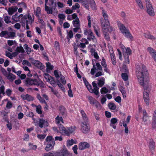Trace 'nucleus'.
Returning <instances> with one entry per match:
<instances>
[{
  "instance_id": "nucleus-38",
  "label": "nucleus",
  "mask_w": 156,
  "mask_h": 156,
  "mask_svg": "<svg viewBox=\"0 0 156 156\" xmlns=\"http://www.w3.org/2000/svg\"><path fill=\"white\" fill-rule=\"evenodd\" d=\"M108 107L109 109L112 110H115L116 108L115 104L112 102H110L108 103Z\"/></svg>"
},
{
  "instance_id": "nucleus-43",
  "label": "nucleus",
  "mask_w": 156,
  "mask_h": 156,
  "mask_svg": "<svg viewBox=\"0 0 156 156\" xmlns=\"http://www.w3.org/2000/svg\"><path fill=\"white\" fill-rule=\"evenodd\" d=\"M128 74L126 73H122L121 74L122 78L124 81H126L128 79Z\"/></svg>"
},
{
  "instance_id": "nucleus-23",
  "label": "nucleus",
  "mask_w": 156,
  "mask_h": 156,
  "mask_svg": "<svg viewBox=\"0 0 156 156\" xmlns=\"http://www.w3.org/2000/svg\"><path fill=\"white\" fill-rule=\"evenodd\" d=\"M17 9V8L16 7L9 8L8 11L9 14V15H12L16 11Z\"/></svg>"
},
{
  "instance_id": "nucleus-24",
  "label": "nucleus",
  "mask_w": 156,
  "mask_h": 156,
  "mask_svg": "<svg viewBox=\"0 0 156 156\" xmlns=\"http://www.w3.org/2000/svg\"><path fill=\"white\" fill-rule=\"evenodd\" d=\"M55 121L56 124H59L60 122L62 123H64L62 117H59V115H57L55 118Z\"/></svg>"
},
{
  "instance_id": "nucleus-1",
  "label": "nucleus",
  "mask_w": 156,
  "mask_h": 156,
  "mask_svg": "<svg viewBox=\"0 0 156 156\" xmlns=\"http://www.w3.org/2000/svg\"><path fill=\"white\" fill-rule=\"evenodd\" d=\"M141 70L139 74L137 75V78L140 85L144 87L149 80V73L146 67L144 64L142 65Z\"/></svg>"
},
{
  "instance_id": "nucleus-17",
  "label": "nucleus",
  "mask_w": 156,
  "mask_h": 156,
  "mask_svg": "<svg viewBox=\"0 0 156 156\" xmlns=\"http://www.w3.org/2000/svg\"><path fill=\"white\" fill-rule=\"evenodd\" d=\"M93 87H94L93 89L94 90V93L96 95H98L99 94V88L98 87L97 84L94 81L92 83Z\"/></svg>"
},
{
  "instance_id": "nucleus-21",
  "label": "nucleus",
  "mask_w": 156,
  "mask_h": 156,
  "mask_svg": "<svg viewBox=\"0 0 156 156\" xmlns=\"http://www.w3.org/2000/svg\"><path fill=\"white\" fill-rule=\"evenodd\" d=\"M21 17L22 18L21 19V23H22V26L24 27L25 25V23H27L28 22L27 18L26 15H25L24 16H23Z\"/></svg>"
},
{
  "instance_id": "nucleus-11",
  "label": "nucleus",
  "mask_w": 156,
  "mask_h": 156,
  "mask_svg": "<svg viewBox=\"0 0 156 156\" xmlns=\"http://www.w3.org/2000/svg\"><path fill=\"white\" fill-rule=\"evenodd\" d=\"M143 116L142 119L143 121L145 124L149 123V117L148 115V114L145 110H143L142 111Z\"/></svg>"
},
{
  "instance_id": "nucleus-58",
  "label": "nucleus",
  "mask_w": 156,
  "mask_h": 156,
  "mask_svg": "<svg viewBox=\"0 0 156 156\" xmlns=\"http://www.w3.org/2000/svg\"><path fill=\"white\" fill-rule=\"evenodd\" d=\"M120 90L122 95L123 98H125L126 97V94L125 90L124 89H122Z\"/></svg>"
},
{
  "instance_id": "nucleus-7",
  "label": "nucleus",
  "mask_w": 156,
  "mask_h": 156,
  "mask_svg": "<svg viewBox=\"0 0 156 156\" xmlns=\"http://www.w3.org/2000/svg\"><path fill=\"white\" fill-rule=\"evenodd\" d=\"M90 129L89 121H83L81 124V130L83 133L87 134L88 133Z\"/></svg>"
},
{
  "instance_id": "nucleus-31",
  "label": "nucleus",
  "mask_w": 156,
  "mask_h": 156,
  "mask_svg": "<svg viewBox=\"0 0 156 156\" xmlns=\"http://www.w3.org/2000/svg\"><path fill=\"white\" fill-rule=\"evenodd\" d=\"M147 50L151 56H152V55H153L156 54V50L151 47H148Z\"/></svg>"
},
{
  "instance_id": "nucleus-14",
  "label": "nucleus",
  "mask_w": 156,
  "mask_h": 156,
  "mask_svg": "<svg viewBox=\"0 0 156 156\" xmlns=\"http://www.w3.org/2000/svg\"><path fill=\"white\" fill-rule=\"evenodd\" d=\"M21 97L23 100H27L28 101H32L34 100V97L28 94H22Z\"/></svg>"
},
{
  "instance_id": "nucleus-42",
  "label": "nucleus",
  "mask_w": 156,
  "mask_h": 156,
  "mask_svg": "<svg viewBox=\"0 0 156 156\" xmlns=\"http://www.w3.org/2000/svg\"><path fill=\"white\" fill-rule=\"evenodd\" d=\"M100 92L102 94H106L108 93V90L106 87H103L101 89Z\"/></svg>"
},
{
  "instance_id": "nucleus-60",
  "label": "nucleus",
  "mask_w": 156,
  "mask_h": 156,
  "mask_svg": "<svg viewBox=\"0 0 156 156\" xmlns=\"http://www.w3.org/2000/svg\"><path fill=\"white\" fill-rule=\"evenodd\" d=\"M73 150V152L74 153L76 154H78V152L77 151V150L78 149V147L77 145H75L72 148Z\"/></svg>"
},
{
  "instance_id": "nucleus-36",
  "label": "nucleus",
  "mask_w": 156,
  "mask_h": 156,
  "mask_svg": "<svg viewBox=\"0 0 156 156\" xmlns=\"http://www.w3.org/2000/svg\"><path fill=\"white\" fill-rule=\"evenodd\" d=\"M88 99L90 104L94 105L97 101L94 98L91 96L88 97Z\"/></svg>"
},
{
  "instance_id": "nucleus-2",
  "label": "nucleus",
  "mask_w": 156,
  "mask_h": 156,
  "mask_svg": "<svg viewBox=\"0 0 156 156\" xmlns=\"http://www.w3.org/2000/svg\"><path fill=\"white\" fill-rule=\"evenodd\" d=\"M117 23L121 33L124 36L130 40H133V37L130 33L129 30L127 29L126 27L123 24L121 23L120 21L117 20Z\"/></svg>"
},
{
  "instance_id": "nucleus-35",
  "label": "nucleus",
  "mask_w": 156,
  "mask_h": 156,
  "mask_svg": "<svg viewBox=\"0 0 156 156\" xmlns=\"http://www.w3.org/2000/svg\"><path fill=\"white\" fill-rule=\"evenodd\" d=\"M51 6L52 8L53 9V14L54 15H56L58 14V9H56V2H55V4L53 5H51Z\"/></svg>"
},
{
  "instance_id": "nucleus-46",
  "label": "nucleus",
  "mask_w": 156,
  "mask_h": 156,
  "mask_svg": "<svg viewBox=\"0 0 156 156\" xmlns=\"http://www.w3.org/2000/svg\"><path fill=\"white\" fill-rule=\"evenodd\" d=\"M92 64L93 65V67L92 68L91 70L90 73L92 75H94L95 73V71L96 70V68L95 67V63L92 62Z\"/></svg>"
},
{
  "instance_id": "nucleus-6",
  "label": "nucleus",
  "mask_w": 156,
  "mask_h": 156,
  "mask_svg": "<svg viewBox=\"0 0 156 156\" xmlns=\"http://www.w3.org/2000/svg\"><path fill=\"white\" fill-rule=\"evenodd\" d=\"M102 14L103 18H101L100 19V23L101 27H105L110 24L108 20V16L107 14V11L103 9Z\"/></svg>"
},
{
  "instance_id": "nucleus-19",
  "label": "nucleus",
  "mask_w": 156,
  "mask_h": 156,
  "mask_svg": "<svg viewBox=\"0 0 156 156\" xmlns=\"http://www.w3.org/2000/svg\"><path fill=\"white\" fill-rule=\"evenodd\" d=\"M6 77L10 81L12 82L16 78V76L12 73H9Z\"/></svg>"
},
{
  "instance_id": "nucleus-29",
  "label": "nucleus",
  "mask_w": 156,
  "mask_h": 156,
  "mask_svg": "<svg viewBox=\"0 0 156 156\" xmlns=\"http://www.w3.org/2000/svg\"><path fill=\"white\" fill-rule=\"evenodd\" d=\"M72 23L74 27H80V20L78 18H77L75 20H73L72 22Z\"/></svg>"
},
{
  "instance_id": "nucleus-50",
  "label": "nucleus",
  "mask_w": 156,
  "mask_h": 156,
  "mask_svg": "<svg viewBox=\"0 0 156 156\" xmlns=\"http://www.w3.org/2000/svg\"><path fill=\"white\" fill-rule=\"evenodd\" d=\"M43 155V156H56L55 153L51 152L44 153Z\"/></svg>"
},
{
  "instance_id": "nucleus-64",
  "label": "nucleus",
  "mask_w": 156,
  "mask_h": 156,
  "mask_svg": "<svg viewBox=\"0 0 156 156\" xmlns=\"http://www.w3.org/2000/svg\"><path fill=\"white\" fill-rule=\"evenodd\" d=\"M12 91L11 90L9 89H8L6 90L5 93L6 94V95L8 96H10L12 94Z\"/></svg>"
},
{
  "instance_id": "nucleus-48",
  "label": "nucleus",
  "mask_w": 156,
  "mask_h": 156,
  "mask_svg": "<svg viewBox=\"0 0 156 156\" xmlns=\"http://www.w3.org/2000/svg\"><path fill=\"white\" fill-rule=\"evenodd\" d=\"M73 36V31L71 30L69 31V32L68 33L67 38L68 39L72 38Z\"/></svg>"
},
{
  "instance_id": "nucleus-22",
  "label": "nucleus",
  "mask_w": 156,
  "mask_h": 156,
  "mask_svg": "<svg viewBox=\"0 0 156 156\" xmlns=\"http://www.w3.org/2000/svg\"><path fill=\"white\" fill-rule=\"evenodd\" d=\"M16 37V33L15 32H8L7 34V36L6 37V38L13 39Z\"/></svg>"
},
{
  "instance_id": "nucleus-62",
  "label": "nucleus",
  "mask_w": 156,
  "mask_h": 156,
  "mask_svg": "<svg viewBox=\"0 0 156 156\" xmlns=\"http://www.w3.org/2000/svg\"><path fill=\"white\" fill-rule=\"evenodd\" d=\"M117 122V119L116 118H113L111 120V123L112 124H115Z\"/></svg>"
},
{
  "instance_id": "nucleus-52",
  "label": "nucleus",
  "mask_w": 156,
  "mask_h": 156,
  "mask_svg": "<svg viewBox=\"0 0 156 156\" xmlns=\"http://www.w3.org/2000/svg\"><path fill=\"white\" fill-rule=\"evenodd\" d=\"M41 12V9L39 7H37V9L36 12L35 13V14L36 16L37 17L39 16Z\"/></svg>"
},
{
  "instance_id": "nucleus-56",
  "label": "nucleus",
  "mask_w": 156,
  "mask_h": 156,
  "mask_svg": "<svg viewBox=\"0 0 156 156\" xmlns=\"http://www.w3.org/2000/svg\"><path fill=\"white\" fill-rule=\"evenodd\" d=\"M46 135L45 134H39L37 135V138L41 140H43L45 137Z\"/></svg>"
},
{
  "instance_id": "nucleus-39",
  "label": "nucleus",
  "mask_w": 156,
  "mask_h": 156,
  "mask_svg": "<svg viewBox=\"0 0 156 156\" xmlns=\"http://www.w3.org/2000/svg\"><path fill=\"white\" fill-rule=\"evenodd\" d=\"M123 54L125 58V61H124V63L127 64H129L130 61L129 56L128 54L126 55V54H124V53H123Z\"/></svg>"
},
{
  "instance_id": "nucleus-57",
  "label": "nucleus",
  "mask_w": 156,
  "mask_h": 156,
  "mask_svg": "<svg viewBox=\"0 0 156 156\" xmlns=\"http://www.w3.org/2000/svg\"><path fill=\"white\" fill-rule=\"evenodd\" d=\"M60 77V80L62 83L65 84L66 83V81L64 77L62 75H61Z\"/></svg>"
},
{
  "instance_id": "nucleus-51",
  "label": "nucleus",
  "mask_w": 156,
  "mask_h": 156,
  "mask_svg": "<svg viewBox=\"0 0 156 156\" xmlns=\"http://www.w3.org/2000/svg\"><path fill=\"white\" fill-rule=\"evenodd\" d=\"M8 33V31L6 30L2 31L0 33V36L1 37H5L6 36H5Z\"/></svg>"
},
{
  "instance_id": "nucleus-45",
  "label": "nucleus",
  "mask_w": 156,
  "mask_h": 156,
  "mask_svg": "<svg viewBox=\"0 0 156 156\" xmlns=\"http://www.w3.org/2000/svg\"><path fill=\"white\" fill-rule=\"evenodd\" d=\"M16 51L18 52V53H20L21 52L23 53L24 52V51L22 46L17 47L16 48Z\"/></svg>"
},
{
  "instance_id": "nucleus-20",
  "label": "nucleus",
  "mask_w": 156,
  "mask_h": 156,
  "mask_svg": "<svg viewBox=\"0 0 156 156\" xmlns=\"http://www.w3.org/2000/svg\"><path fill=\"white\" fill-rule=\"evenodd\" d=\"M149 148L150 150L154 151L155 149V142L153 139L150 140Z\"/></svg>"
},
{
  "instance_id": "nucleus-3",
  "label": "nucleus",
  "mask_w": 156,
  "mask_h": 156,
  "mask_svg": "<svg viewBox=\"0 0 156 156\" xmlns=\"http://www.w3.org/2000/svg\"><path fill=\"white\" fill-rule=\"evenodd\" d=\"M59 133L63 135L69 136L70 134L73 133L76 130L75 126H71L70 127H65L63 125L60 124L58 126Z\"/></svg>"
},
{
  "instance_id": "nucleus-49",
  "label": "nucleus",
  "mask_w": 156,
  "mask_h": 156,
  "mask_svg": "<svg viewBox=\"0 0 156 156\" xmlns=\"http://www.w3.org/2000/svg\"><path fill=\"white\" fill-rule=\"evenodd\" d=\"M57 84L58 87L61 89L62 90H65V88L64 87L63 85L57 79L56 84Z\"/></svg>"
},
{
  "instance_id": "nucleus-34",
  "label": "nucleus",
  "mask_w": 156,
  "mask_h": 156,
  "mask_svg": "<svg viewBox=\"0 0 156 156\" xmlns=\"http://www.w3.org/2000/svg\"><path fill=\"white\" fill-rule=\"evenodd\" d=\"M87 39L89 41L92 40L94 42H95L97 41V39L94 36V35L93 33L92 34H90V35H87Z\"/></svg>"
},
{
  "instance_id": "nucleus-41",
  "label": "nucleus",
  "mask_w": 156,
  "mask_h": 156,
  "mask_svg": "<svg viewBox=\"0 0 156 156\" xmlns=\"http://www.w3.org/2000/svg\"><path fill=\"white\" fill-rule=\"evenodd\" d=\"M36 112L39 114H41L42 112L41 110V107L40 105H38L37 106H36Z\"/></svg>"
},
{
  "instance_id": "nucleus-47",
  "label": "nucleus",
  "mask_w": 156,
  "mask_h": 156,
  "mask_svg": "<svg viewBox=\"0 0 156 156\" xmlns=\"http://www.w3.org/2000/svg\"><path fill=\"white\" fill-rule=\"evenodd\" d=\"M109 25L110 24L107 26L105 27V28L106 29L107 32H108V31L109 33H111L113 31V28L112 27L110 26Z\"/></svg>"
},
{
  "instance_id": "nucleus-27",
  "label": "nucleus",
  "mask_w": 156,
  "mask_h": 156,
  "mask_svg": "<svg viewBox=\"0 0 156 156\" xmlns=\"http://www.w3.org/2000/svg\"><path fill=\"white\" fill-rule=\"evenodd\" d=\"M59 110L61 114L63 116L64 115L66 112V108L62 105L59 106Z\"/></svg>"
},
{
  "instance_id": "nucleus-59",
  "label": "nucleus",
  "mask_w": 156,
  "mask_h": 156,
  "mask_svg": "<svg viewBox=\"0 0 156 156\" xmlns=\"http://www.w3.org/2000/svg\"><path fill=\"white\" fill-rule=\"evenodd\" d=\"M12 106V104L11 101H9L7 102V103L6 105V107L8 109L11 108Z\"/></svg>"
},
{
  "instance_id": "nucleus-18",
  "label": "nucleus",
  "mask_w": 156,
  "mask_h": 156,
  "mask_svg": "<svg viewBox=\"0 0 156 156\" xmlns=\"http://www.w3.org/2000/svg\"><path fill=\"white\" fill-rule=\"evenodd\" d=\"M47 3H45V10L47 12V13L48 14H53V9H52V6H50L49 7L47 5Z\"/></svg>"
},
{
  "instance_id": "nucleus-37",
  "label": "nucleus",
  "mask_w": 156,
  "mask_h": 156,
  "mask_svg": "<svg viewBox=\"0 0 156 156\" xmlns=\"http://www.w3.org/2000/svg\"><path fill=\"white\" fill-rule=\"evenodd\" d=\"M121 71L123 73H129V70L128 67L126 65H125L124 63L123 65Z\"/></svg>"
},
{
  "instance_id": "nucleus-4",
  "label": "nucleus",
  "mask_w": 156,
  "mask_h": 156,
  "mask_svg": "<svg viewBox=\"0 0 156 156\" xmlns=\"http://www.w3.org/2000/svg\"><path fill=\"white\" fill-rule=\"evenodd\" d=\"M46 142H44V144L46 145L44 149L47 151L51 150L54 147L55 144L54 139L51 136H48L45 139Z\"/></svg>"
},
{
  "instance_id": "nucleus-53",
  "label": "nucleus",
  "mask_w": 156,
  "mask_h": 156,
  "mask_svg": "<svg viewBox=\"0 0 156 156\" xmlns=\"http://www.w3.org/2000/svg\"><path fill=\"white\" fill-rule=\"evenodd\" d=\"M87 87L88 90L91 93H94V90H93V89H92V86L90 84H89L87 85V86H86Z\"/></svg>"
},
{
  "instance_id": "nucleus-28",
  "label": "nucleus",
  "mask_w": 156,
  "mask_h": 156,
  "mask_svg": "<svg viewBox=\"0 0 156 156\" xmlns=\"http://www.w3.org/2000/svg\"><path fill=\"white\" fill-rule=\"evenodd\" d=\"M105 79L104 77H102L101 79L98 80V84L99 87H101L105 84Z\"/></svg>"
},
{
  "instance_id": "nucleus-25",
  "label": "nucleus",
  "mask_w": 156,
  "mask_h": 156,
  "mask_svg": "<svg viewBox=\"0 0 156 156\" xmlns=\"http://www.w3.org/2000/svg\"><path fill=\"white\" fill-rule=\"evenodd\" d=\"M80 113L82 116L83 121H89L88 118L86 115V114L83 110H80Z\"/></svg>"
},
{
  "instance_id": "nucleus-5",
  "label": "nucleus",
  "mask_w": 156,
  "mask_h": 156,
  "mask_svg": "<svg viewBox=\"0 0 156 156\" xmlns=\"http://www.w3.org/2000/svg\"><path fill=\"white\" fill-rule=\"evenodd\" d=\"M25 83L27 85H34L37 87L39 86H42V85L43 84L42 81L40 80L28 78L26 79Z\"/></svg>"
},
{
  "instance_id": "nucleus-15",
  "label": "nucleus",
  "mask_w": 156,
  "mask_h": 156,
  "mask_svg": "<svg viewBox=\"0 0 156 156\" xmlns=\"http://www.w3.org/2000/svg\"><path fill=\"white\" fill-rule=\"evenodd\" d=\"M144 99L146 105H148L149 104V96L147 91H144L143 93Z\"/></svg>"
},
{
  "instance_id": "nucleus-33",
  "label": "nucleus",
  "mask_w": 156,
  "mask_h": 156,
  "mask_svg": "<svg viewBox=\"0 0 156 156\" xmlns=\"http://www.w3.org/2000/svg\"><path fill=\"white\" fill-rule=\"evenodd\" d=\"M37 98L39 100L40 102L42 104L46 103L45 100L41 96L40 94H37Z\"/></svg>"
},
{
  "instance_id": "nucleus-26",
  "label": "nucleus",
  "mask_w": 156,
  "mask_h": 156,
  "mask_svg": "<svg viewBox=\"0 0 156 156\" xmlns=\"http://www.w3.org/2000/svg\"><path fill=\"white\" fill-rule=\"evenodd\" d=\"M5 87L4 85H2V86H0V99L2 98V96L1 94L3 95H5Z\"/></svg>"
},
{
  "instance_id": "nucleus-30",
  "label": "nucleus",
  "mask_w": 156,
  "mask_h": 156,
  "mask_svg": "<svg viewBox=\"0 0 156 156\" xmlns=\"http://www.w3.org/2000/svg\"><path fill=\"white\" fill-rule=\"evenodd\" d=\"M111 58L112 64L115 66L116 64V58L115 56V54L113 52L111 54Z\"/></svg>"
},
{
  "instance_id": "nucleus-16",
  "label": "nucleus",
  "mask_w": 156,
  "mask_h": 156,
  "mask_svg": "<svg viewBox=\"0 0 156 156\" xmlns=\"http://www.w3.org/2000/svg\"><path fill=\"white\" fill-rule=\"evenodd\" d=\"M102 27L103 29V34L105 38L106 41H109L110 40V38L109 34L108 32H107L106 29L105 28V27Z\"/></svg>"
},
{
  "instance_id": "nucleus-32",
  "label": "nucleus",
  "mask_w": 156,
  "mask_h": 156,
  "mask_svg": "<svg viewBox=\"0 0 156 156\" xmlns=\"http://www.w3.org/2000/svg\"><path fill=\"white\" fill-rule=\"evenodd\" d=\"M93 33V32L90 29L85 28L84 29V34L85 35L87 36L90 34L92 35Z\"/></svg>"
},
{
  "instance_id": "nucleus-9",
  "label": "nucleus",
  "mask_w": 156,
  "mask_h": 156,
  "mask_svg": "<svg viewBox=\"0 0 156 156\" xmlns=\"http://www.w3.org/2000/svg\"><path fill=\"white\" fill-rule=\"evenodd\" d=\"M29 60L32 64L37 68L40 69H44V65L40 61L34 59L33 58H30Z\"/></svg>"
},
{
  "instance_id": "nucleus-10",
  "label": "nucleus",
  "mask_w": 156,
  "mask_h": 156,
  "mask_svg": "<svg viewBox=\"0 0 156 156\" xmlns=\"http://www.w3.org/2000/svg\"><path fill=\"white\" fill-rule=\"evenodd\" d=\"M44 77L46 79H48L49 82L54 87H55L56 85L57 80L55 81L54 77L51 76L50 75L45 73Z\"/></svg>"
},
{
  "instance_id": "nucleus-13",
  "label": "nucleus",
  "mask_w": 156,
  "mask_h": 156,
  "mask_svg": "<svg viewBox=\"0 0 156 156\" xmlns=\"http://www.w3.org/2000/svg\"><path fill=\"white\" fill-rule=\"evenodd\" d=\"M48 123L43 119H39L38 124L40 127L42 128L48 126Z\"/></svg>"
},
{
  "instance_id": "nucleus-63",
  "label": "nucleus",
  "mask_w": 156,
  "mask_h": 156,
  "mask_svg": "<svg viewBox=\"0 0 156 156\" xmlns=\"http://www.w3.org/2000/svg\"><path fill=\"white\" fill-rule=\"evenodd\" d=\"M80 8V5L78 3H76L75 5H73L72 7V9L73 10H75L77 8Z\"/></svg>"
},
{
  "instance_id": "nucleus-8",
  "label": "nucleus",
  "mask_w": 156,
  "mask_h": 156,
  "mask_svg": "<svg viewBox=\"0 0 156 156\" xmlns=\"http://www.w3.org/2000/svg\"><path fill=\"white\" fill-rule=\"evenodd\" d=\"M146 2V7L147 8V12L148 14L151 16L154 15V12L153 8L150 0H145Z\"/></svg>"
},
{
  "instance_id": "nucleus-40",
  "label": "nucleus",
  "mask_w": 156,
  "mask_h": 156,
  "mask_svg": "<svg viewBox=\"0 0 156 156\" xmlns=\"http://www.w3.org/2000/svg\"><path fill=\"white\" fill-rule=\"evenodd\" d=\"M136 2L138 7L141 10H142L144 9V6L141 0Z\"/></svg>"
},
{
  "instance_id": "nucleus-55",
  "label": "nucleus",
  "mask_w": 156,
  "mask_h": 156,
  "mask_svg": "<svg viewBox=\"0 0 156 156\" xmlns=\"http://www.w3.org/2000/svg\"><path fill=\"white\" fill-rule=\"evenodd\" d=\"M74 143H75L73 139H71L70 140H69L67 142V145H69V146L72 145Z\"/></svg>"
},
{
  "instance_id": "nucleus-54",
  "label": "nucleus",
  "mask_w": 156,
  "mask_h": 156,
  "mask_svg": "<svg viewBox=\"0 0 156 156\" xmlns=\"http://www.w3.org/2000/svg\"><path fill=\"white\" fill-rule=\"evenodd\" d=\"M10 17L8 16H6L4 17V20L5 23H9L11 22L10 21Z\"/></svg>"
},
{
  "instance_id": "nucleus-44",
  "label": "nucleus",
  "mask_w": 156,
  "mask_h": 156,
  "mask_svg": "<svg viewBox=\"0 0 156 156\" xmlns=\"http://www.w3.org/2000/svg\"><path fill=\"white\" fill-rule=\"evenodd\" d=\"M123 47L124 48H125V49L126 51L125 53H124V54H126V55L128 54V55L131 54L132 51L129 47H128L127 48H126L124 46H123Z\"/></svg>"
},
{
  "instance_id": "nucleus-61",
  "label": "nucleus",
  "mask_w": 156,
  "mask_h": 156,
  "mask_svg": "<svg viewBox=\"0 0 156 156\" xmlns=\"http://www.w3.org/2000/svg\"><path fill=\"white\" fill-rule=\"evenodd\" d=\"M7 42L9 45L12 46L14 44V43H16V41L8 40L7 41Z\"/></svg>"
},
{
  "instance_id": "nucleus-12",
  "label": "nucleus",
  "mask_w": 156,
  "mask_h": 156,
  "mask_svg": "<svg viewBox=\"0 0 156 156\" xmlns=\"http://www.w3.org/2000/svg\"><path fill=\"white\" fill-rule=\"evenodd\" d=\"M90 147V144L86 142H82L80 143L79 145V149L80 150H83L86 149Z\"/></svg>"
}]
</instances>
